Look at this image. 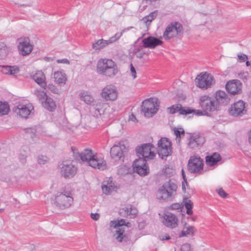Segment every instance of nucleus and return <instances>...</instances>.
I'll list each match as a JSON object with an SVG mask.
<instances>
[{"mask_svg":"<svg viewBox=\"0 0 251 251\" xmlns=\"http://www.w3.org/2000/svg\"><path fill=\"white\" fill-rule=\"evenodd\" d=\"M75 159L79 161L86 162L90 166L100 170L106 168V162L103 158L94 154L91 150L85 149L79 153L75 149L72 148Z\"/></svg>","mask_w":251,"mask_h":251,"instance_id":"f257e3e1","label":"nucleus"},{"mask_svg":"<svg viewBox=\"0 0 251 251\" xmlns=\"http://www.w3.org/2000/svg\"><path fill=\"white\" fill-rule=\"evenodd\" d=\"M97 69L99 74L108 77H113L118 73L115 63L111 59L106 58L99 60Z\"/></svg>","mask_w":251,"mask_h":251,"instance_id":"f03ea898","label":"nucleus"},{"mask_svg":"<svg viewBox=\"0 0 251 251\" xmlns=\"http://www.w3.org/2000/svg\"><path fill=\"white\" fill-rule=\"evenodd\" d=\"M177 188V185L171 180L165 182L157 191V199L160 201L172 200L176 194Z\"/></svg>","mask_w":251,"mask_h":251,"instance_id":"7ed1b4c3","label":"nucleus"},{"mask_svg":"<svg viewBox=\"0 0 251 251\" xmlns=\"http://www.w3.org/2000/svg\"><path fill=\"white\" fill-rule=\"evenodd\" d=\"M158 107V99L151 98L142 102L141 110L146 117H151L157 112Z\"/></svg>","mask_w":251,"mask_h":251,"instance_id":"20e7f679","label":"nucleus"},{"mask_svg":"<svg viewBox=\"0 0 251 251\" xmlns=\"http://www.w3.org/2000/svg\"><path fill=\"white\" fill-rule=\"evenodd\" d=\"M183 31L182 25L178 22H173L169 24L163 34V37L166 40L176 37Z\"/></svg>","mask_w":251,"mask_h":251,"instance_id":"39448f33","label":"nucleus"},{"mask_svg":"<svg viewBox=\"0 0 251 251\" xmlns=\"http://www.w3.org/2000/svg\"><path fill=\"white\" fill-rule=\"evenodd\" d=\"M56 206L60 209L69 207L73 202L72 194L69 191L60 193L55 198Z\"/></svg>","mask_w":251,"mask_h":251,"instance_id":"423d86ee","label":"nucleus"},{"mask_svg":"<svg viewBox=\"0 0 251 251\" xmlns=\"http://www.w3.org/2000/svg\"><path fill=\"white\" fill-rule=\"evenodd\" d=\"M158 153L162 159L171 155L173 152L171 141L167 138L162 137L157 143Z\"/></svg>","mask_w":251,"mask_h":251,"instance_id":"0eeeda50","label":"nucleus"},{"mask_svg":"<svg viewBox=\"0 0 251 251\" xmlns=\"http://www.w3.org/2000/svg\"><path fill=\"white\" fill-rule=\"evenodd\" d=\"M203 161L200 157L191 156L188 162V170L191 173L201 174L203 169Z\"/></svg>","mask_w":251,"mask_h":251,"instance_id":"6e6552de","label":"nucleus"},{"mask_svg":"<svg viewBox=\"0 0 251 251\" xmlns=\"http://www.w3.org/2000/svg\"><path fill=\"white\" fill-rule=\"evenodd\" d=\"M59 167L61 176L65 178L73 177L77 172V168L70 160L63 161Z\"/></svg>","mask_w":251,"mask_h":251,"instance_id":"1a4fd4ad","label":"nucleus"},{"mask_svg":"<svg viewBox=\"0 0 251 251\" xmlns=\"http://www.w3.org/2000/svg\"><path fill=\"white\" fill-rule=\"evenodd\" d=\"M196 83L198 87L201 89H207L213 85L215 80L213 75L210 74L201 73L196 78Z\"/></svg>","mask_w":251,"mask_h":251,"instance_id":"9d476101","label":"nucleus"},{"mask_svg":"<svg viewBox=\"0 0 251 251\" xmlns=\"http://www.w3.org/2000/svg\"><path fill=\"white\" fill-rule=\"evenodd\" d=\"M200 104L204 112L207 113L217 110L216 101L208 96L201 97Z\"/></svg>","mask_w":251,"mask_h":251,"instance_id":"9b49d317","label":"nucleus"},{"mask_svg":"<svg viewBox=\"0 0 251 251\" xmlns=\"http://www.w3.org/2000/svg\"><path fill=\"white\" fill-rule=\"evenodd\" d=\"M133 168L134 172L141 176H146L150 172L149 168L147 164L146 159L141 157L133 162Z\"/></svg>","mask_w":251,"mask_h":251,"instance_id":"f8f14e48","label":"nucleus"},{"mask_svg":"<svg viewBox=\"0 0 251 251\" xmlns=\"http://www.w3.org/2000/svg\"><path fill=\"white\" fill-rule=\"evenodd\" d=\"M124 32V30H123L120 32L116 33L114 36L111 37L107 40H105L103 39L98 40L96 43L93 44V49L95 50H100L109 44L115 42L120 38Z\"/></svg>","mask_w":251,"mask_h":251,"instance_id":"ddd939ff","label":"nucleus"},{"mask_svg":"<svg viewBox=\"0 0 251 251\" xmlns=\"http://www.w3.org/2000/svg\"><path fill=\"white\" fill-rule=\"evenodd\" d=\"M153 146L151 144H145L136 149V151L139 157L143 159H152L155 156V153L151 149Z\"/></svg>","mask_w":251,"mask_h":251,"instance_id":"4468645a","label":"nucleus"},{"mask_svg":"<svg viewBox=\"0 0 251 251\" xmlns=\"http://www.w3.org/2000/svg\"><path fill=\"white\" fill-rule=\"evenodd\" d=\"M126 222L125 220L121 219L118 221H111L110 226L116 228V233L114 234L115 239L119 242H122L126 237L125 233V228L122 226L126 225Z\"/></svg>","mask_w":251,"mask_h":251,"instance_id":"2eb2a0df","label":"nucleus"},{"mask_svg":"<svg viewBox=\"0 0 251 251\" xmlns=\"http://www.w3.org/2000/svg\"><path fill=\"white\" fill-rule=\"evenodd\" d=\"M18 50L20 54L26 56L30 54L33 50V45L30 43L28 38H20L18 39Z\"/></svg>","mask_w":251,"mask_h":251,"instance_id":"dca6fc26","label":"nucleus"},{"mask_svg":"<svg viewBox=\"0 0 251 251\" xmlns=\"http://www.w3.org/2000/svg\"><path fill=\"white\" fill-rule=\"evenodd\" d=\"M246 111L245 102L242 100L234 103L229 109V114L235 117L242 116L246 113Z\"/></svg>","mask_w":251,"mask_h":251,"instance_id":"f3484780","label":"nucleus"},{"mask_svg":"<svg viewBox=\"0 0 251 251\" xmlns=\"http://www.w3.org/2000/svg\"><path fill=\"white\" fill-rule=\"evenodd\" d=\"M242 84L240 80L232 79L227 81L226 84V91L232 95H238L242 92Z\"/></svg>","mask_w":251,"mask_h":251,"instance_id":"a211bd4d","label":"nucleus"},{"mask_svg":"<svg viewBox=\"0 0 251 251\" xmlns=\"http://www.w3.org/2000/svg\"><path fill=\"white\" fill-rule=\"evenodd\" d=\"M101 96L107 100H115L117 98L118 92L115 86L108 85L102 89Z\"/></svg>","mask_w":251,"mask_h":251,"instance_id":"6ab92c4d","label":"nucleus"},{"mask_svg":"<svg viewBox=\"0 0 251 251\" xmlns=\"http://www.w3.org/2000/svg\"><path fill=\"white\" fill-rule=\"evenodd\" d=\"M163 218L162 222L165 226L172 228L178 226V218L175 214L167 212L164 213Z\"/></svg>","mask_w":251,"mask_h":251,"instance_id":"aec40b11","label":"nucleus"},{"mask_svg":"<svg viewBox=\"0 0 251 251\" xmlns=\"http://www.w3.org/2000/svg\"><path fill=\"white\" fill-rule=\"evenodd\" d=\"M167 110L170 114H173L178 112L180 115H187L195 112L194 109H192L189 107H183L180 104L173 105L168 107Z\"/></svg>","mask_w":251,"mask_h":251,"instance_id":"412c9836","label":"nucleus"},{"mask_svg":"<svg viewBox=\"0 0 251 251\" xmlns=\"http://www.w3.org/2000/svg\"><path fill=\"white\" fill-rule=\"evenodd\" d=\"M204 142L202 137L199 135H191L188 139L187 147L192 150H196L201 147Z\"/></svg>","mask_w":251,"mask_h":251,"instance_id":"4be33fe9","label":"nucleus"},{"mask_svg":"<svg viewBox=\"0 0 251 251\" xmlns=\"http://www.w3.org/2000/svg\"><path fill=\"white\" fill-rule=\"evenodd\" d=\"M142 42L144 48L150 49H154L163 43L161 40L152 36H149L143 39Z\"/></svg>","mask_w":251,"mask_h":251,"instance_id":"5701e85b","label":"nucleus"},{"mask_svg":"<svg viewBox=\"0 0 251 251\" xmlns=\"http://www.w3.org/2000/svg\"><path fill=\"white\" fill-rule=\"evenodd\" d=\"M125 148V146L121 144L113 146L110 150L111 156L115 160L120 159L124 156L123 150Z\"/></svg>","mask_w":251,"mask_h":251,"instance_id":"b1692460","label":"nucleus"},{"mask_svg":"<svg viewBox=\"0 0 251 251\" xmlns=\"http://www.w3.org/2000/svg\"><path fill=\"white\" fill-rule=\"evenodd\" d=\"M32 108V106L30 105L19 104L15 108L14 111L21 117L27 118L28 116L30 114L31 110Z\"/></svg>","mask_w":251,"mask_h":251,"instance_id":"393cba45","label":"nucleus"},{"mask_svg":"<svg viewBox=\"0 0 251 251\" xmlns=\"http://www.w3.org/2000/svg\"><path fill=\"white\" fill-rule=\"evenodd\" d=\"M32 78L42 88L44 89H46L47 83L46 81V76L42 71H36L32 75Z\"/></svg>","mask_w":251,"mask_h":251,"instance_id":"a878e982","label":"nucleus"},{"mask_svg":"<svg viewBox=\"0 0 251 251\" xmlns=\"http://www.w3.org/2000/svg\"><path fill=\"white\" fill-rule=\"evenodd\" d=\"M19 71V68L16 65H0V72L5 75H15Z\"/></svg>","mask_w":251,"mask_h":251,"instance_id":"bb28decb","label":"nucleus"},{"mask_svg":"<svg viewBox=\"0 0 251 251\" xmlns=\"http://www.w3.org/2000/svg\"><path fill=\"white\" fill-rule=\"evenodd\" d=\"M52 76L55 82L58 84H65L67 80L66 75L63 70L55 71Z\"/></svg>","mask_w":251,"mask_h":251,"instance_id":"cd10ccee","label":"nucleus"},{"mask_svg":"<svg viewBox=\"0 0 251 251\" xmlns=\"http://www.w3.org/2000/svg\"><path fill=\"white\" fill-rule=\"evenodd\" d=\"M215 99L217 103L226 105L230 101V98L228 95L224 91H218L216 93Z\"/></svg>","mask_w":251,"mask_h":251,"instance_id":"c85d7f7f","label":"nucleus"},{"mask_svg":"<svg viewBox=\"0 0 251 251\" xmlns=\"http://www.w3.org/2000/svg\"><path fill=\"white\" fill-rule=\"evenodd\" d=\"M137 210L134 207L128 206L124 207L120 210V214L125 216L129 217L130 218H134L137 214Z\"/></svg>","mask_w":251,"mask_h":251,"instance_id":"c756f323","label":"nucleus"},{"mask_svg":"<svg viewBox=\"0 0 251 251\" xmlns=\"http://www.w3.org/2000/svg\"><path fill=\"white\" fill-rule=\"evenodd\" d=\"M221 160V156L218 153H214L211 155L207 156L205 158L206 164L210 166H212L217 163Z\"/></svg>","mask_w":251,"mask_h":251,"instance_id":"7c9ffc66","label":"nucleus"},{"mask_svg":"<svg viewBox=\"0 0 251 251\" xmlns=\"http://www.w3.org/2000/svg\"><path fill=\"white\" fill-rule=\"evenodd\" d=\"M42 106L46 109L53 111L56 108V104L53 100L48 96L42 102Z\"/></svg>","mask_w":251,"mask_h":251,"instance_id":"2f4dec72","label":"nucleus"},{"mask_svg":"<svg viewBox=\"0 0 251 251\" xmlns=\"http://www.w3.org/2000/svg\"><path fill=\"white\" fill-rule=\"evenodd\" d=\"M196 231V229L194 226H187V224H185L182 230L179 234V237H182L188 235H193Z\"/></svg>","mask_w":251,"mask_h":251,"instance_id":"473e14b6","label":"nucleus"},{"mask_svg":"<svg viewBox=\"0 0 251 251\" xmlns=\"http://www.w3.org/2000/svg\"><path fill=\"white\" fill-rule=\"evenodd\" d=\"M79 96L80 100L87 104H91L94 101L93 97L88 92H81Z\"/></svg>","mask_w":251,"mask_h":251,"instance_id":"72a5a7b5","label":"nucleus"},{"mask_svg":"<svg viewBox=\"0 0 251 251\" xmlns=\"http://www.w3.org/2000/svg\"><path fill=\"white\" fill-rule=\"evenodd\" d=\"M9 52V48L4 43L0 42V59L5 58Z\"/></svg>","mask_w":251,"mask_h":251,"instance_id":"f704fd0d","label":"nucleus"},{"mask_svg":"<svg viewBox=\"0 0 251 251\" xmlns=\"http://www.w3.org/2000/svg\"><path fill=\"white\" fill-rule=\"evenodd\" d=\"M157 15L158 11L155 10L145 16L143 18L142 20L146 25H150V23L157 17Z\"/></svg>","mask_w":251,"mask_h":251,"instance_id":"c9c22d12","label":"nucleus"},{"mask_svg":"<svg viewBox=\"0 0 251 251\" xmlns=\"http://www.w3.org/2000/svg\"><path fill=\"white\" fill-rule=\"evenodd\" d=\"M174 131L176 142L179 144L181 138L185 135L184 130L182 128H175Z\"/></svg>","mask_w":251,"mask_h":251,"instance_id":"e433bc0d","label":"nucleus"},{"mask_svg":"<svg viewBox=\"0 0 251 251\" xmlns=\"http://www.w3.org/2000/svg\"><path fill=\"white\" fill-rule=\"evenodd\" d=\"M107 107L108 105L106 103L100 101L95 104V108L100 114H101L104 112Z\"/></svg>","mask_w":251,"mask_h":251,"instance_id":"4c0bfd02","label":"nucleus"},{"mask_svg":"<svg viewBox=\"0 0 251 251\" xmlns=\"http://www.w3.org/2000/svg\"><path fill=\"white\" fill-rule=\"evenodd\" d=\"M34 94L41 102L48 97L46 93L43 91L38 89L34 91Z\"/></svg>","mask_w":251,"mask_h":251,"instance_id":"58836bf2","label":"nucleus"},{"mask_svg":"<svg viewBox=\"0 0 251 251\" xmlns=\"http://www.w3.org/2000/svg\"><path fill=\"white\" fill-rule=\"evenodd\" d=\"M105 182H103L101 189L103 193L106 195H109L112 192V190L114 189L111 183H107L105 184Z\"/></svg>","mask_w":251,"mask_h":251,"instance_id":"ea45409f","label":"nucleus"},{"mask_svg":"<svg viewBox=\"0 0 251 251\" xmlns=\"http://www.w3.org/2000/svg\"><path fill=\"white\" fill-rule=\"evenodd\" d=\"M185 207L187 210L186 213L188 215H191L193 213L192 208L193 207V202L188 199L184 200Z\"/></svg>","mask_w":251,"mask_h":251,"instance_id":"a19ab883","label":"nucleus"},{"mask_svg":"<svg viewBox=\"0 0 251 251\" xmlns=\"http://www.w3.org/2000/svg\"><path fill=\"white\" fill-rule=\"evenodd\" d=\"M9 111V107L6 102H0V115L7 114Z\"/></svg>","mask_w":251,"mask_h":251,"instance_id":"79ce46f5","label":"nucleus"},{"mask_svg":"<svg viewBox=\"0 0 251 251\" xmlns=\"http://www.w3.org/2000/svg\"><path fill=\"white\" fill-rule=\"evenodd\" d=\"M25 133L27 137L33 139L36 136V130L33 127L27 128L25 129Z\"/></svg>","mask_w":251,"mask_h":251,"instance_id":"37998d69","label":"nucleus"},{"mask_svg":"<svg viewBox=\"0 0 251 251\" xmlns=\"http://www.w3.org/2000/svg\"><path fill=\"white\" fill-rule=\"evenodd\" d=\"M49 159L46 156L40 155L38 156L37 161L40 164H45L48 162Z\"/></svg>","mask_w":251,"mask_h":251,"instance_id":"c03bdc74","label":"nucleus"},{"mask_svg":"<svg viewBox=\"0 0 251 251\" xmlns=\"http://www.w3.org/2000/svg\"><path fill=\"white\" fill-rule=\"evenodd\" d=\"M237 57V61L240 63L244 62L248 59V57L246 54L242 53H238Z\"/></svg>","mask_w":251,"mask_h":251,"instance_id":"a18cd8bd","label":"nucleus"},{"mask_svg":"<svg viewBox=\"0 0 251 251\" xmlns=\"http://www.w3.org/2000/svg\"><path fill=\"white\" fill-rule=\"evenodd\" d=\"M180 251H191L190 245L188 243L183 244L181 247Z\"/></svg>","mask_w":251,"mask_h":251,"instance_id":"49530a36","label":"nucleus"},{"mask_svg":"<svg viewBox=\"0 0 251 251\" xmlns=\"http://www.w3.org/2000/svg\"><path fill=\"white\" fill-rule=\"evenodd\" d=\"M47 87L54 94H56L58 92V89L56 87L52 84H49L48 86L47 85Z\"/></svg>","mask_w":251,"mask_h":251,"instance_id":"de8ad7c7","label":"nucleus"},{"mask_svg":"<svg viewBox=\"0 0 251 251\" xmlns=\"http://www.w3.org/2000/svg\"><path fill=\"white\" fill-rule=\"evenodd\" d=\"M27 157V153H25L24 154L21 153L19 155V159L22 163L25 164L26 162V158Z\"/></svg>","mask_w":251,"mask_h":251,"instance_id":"09e8293b","label":"nucleus"},{"mask_svg":"<svg viewBox=\"0 0 251 251\" xmlns=\"http://www.w3.org/2000/svg\"><path fill=\"white\" fill-rule=\"evenodd\" d=\"M130 69L131 75L133 78L135 79L136 77V72L135 68L131 63L130 65Z\"/></svg>","mask_w":251,"mask_h":251,"instance_id":"8fccbe9b","label":"nucleus"},{"mask_svg":"<svg viewBox=\"0 0 251 251\" xmlns=\"http://www.w3.org/2000/svg\"><path fill=\"white\" fill-rule=\"evenodd\" d=\"M218 193L223 198H226L227 196V194L222 188L218 190Z\"/></svg>","mask_w":251,"mask_h":251,"instance_id":"3c124183","label":"nucleus"},{"mask_svg":"<svg viewBox=\"0 0 251 251\" xmlns=\"http://www.w3.org/2000/svg\"><path fill=\"white\" fill-rule=\"evenodd\" d=\"M58 63H64L69 64L70 63L69 61L67 59H58L57 60Z\"/></svg>","mask_w":251,"mask_h":251,"instance_id":"603ef678","label":"nucleus"},{"mask_svg":"<svg viewBox=\"0 0 251 251\" xmlns=\"http://www.w3.org/2000/svg\"><path fill=\"white\" fill-rule=\"evenodd\" d=\"M91 216L92 219L95 221L98 220L100 218V215L98 213H92Z\"/></svg>","mask_w":251,"mask_h":251,"instance_id":"864d4df0","label":"nucleus"},{"mask_svg":"<svg viewBox=\"0 0 251 251\" xmlns=\"http://www.w3.org/2000/svg\"><path fill=\"white\" fill-rule=\"evenodd\" d=\"M171 207L173 209H179L180 208V205L178 203H174L172 205Z\"/></svg>","mask_w":251,"mask_h":251,"instance_id":"5fc2aeb1","label":"nucleus"},{"mask_svg":"<svg viewBox=\"0 0 251 251\" xmlns=\"http://www.w3.org/2000/svg\"><path fill=\"white\" fill-rule=\"evenodd\" d=\"M194 110L195 111V112L191 113V114H192V113L196 114L197 115L200 116V115H203V112H204L203 111H201L199 110Z\"/></svg>","mask_w":251,"mask_h":251,"instance_id":"6e6d98bb","label":"nucleus"},{"mask_svg":"<svg viewBox=\"0 0 251 251\" xmlns=\"http://www.w3.org/2000/svg\"><path fill=\"white\" fill-rule=\"evenodd\" d=\"M181 174H182V177H183V179L184 180V181H185V183L187 182V179H186V176H185V172H184V171L183 169H182L181 170Z\"/></svg>","mask_w":251,"mask_h":251,"instance_id":"4d7b16f0","label":"nucleus"},{"mask_svg":"<svg viewBox=\"0 0 251 251\" xmlns=\"http://www.w3.org/2000/svg\"><path fill=\"white\" fill-rule=\"evenodd\" d=\"M130 119L132 121H135L136 120V117L134 116V115L132 114L130 117Z\"/></svg>","mask_w":251,"mask_h":251,"instance_id":"13d9d810","label":"nucleus"},{"mask_svg":"<svg viewBox=\"0 0 251 251\" xmlns=\"http://www.w3.org/2000/svg\"><path fill=\"white\" fill-rule=\"evenodd\" d=\"M249 142L251 144V130L249 134Z\"/></svg>","mask_w":251,"mask_h":251,"instance_id":"bf43d9fd","label":"nucleus"},{"mask_svg":"<svg viewBox=\"0 0 251 251\" xmlns=\"http://www.w3.org/2000/svg\"><path fill=\"white\" fill-rule=\"evenodd\" d=\"M246 64L247 66H249L251 65V63L250 61H248V60H247V61H246Z\"/></svg>","mask_w":251,"mask_h":251,"instance_id":"052dcab7","label":"nucleus"},{"mask_svg":"<svg viewBox=\"0 0 251 251\" xmlns=\"http://www.w3.org/2000/svg\"><path fill=\"white\" fill-rule=\"evenodd\" d=\"M170 239V237L169 236H167L165 237V238H163V240L165 239V240H169Z\"/></svg>","mask_w":251,"mask_h":251,"instance_id":"680f3d73","label":"nucleus"},{"mask_svg":"<svg viewBox=\"0 0 251 251\" xmlns=\"http://www.w3.org/2000/svg\"><path fill=\"white\" fill-rule=\"evenodd\" d=\"M182 188L185 189L184 186V182H182Z\"/></svg>","mask_w":251,"mask_h":251,"instance_id":"e2e57ef3","label":"nucleus"},{"mask_svg":"<svg viewBox=\"0 0 251 251\" xmlns=\"http://www.w3.org/2000/svg\"><path fill=\"white\" fill-rule=\"evenodd\" d=\"M3 208L0 209V213L2 211H3Z\"/></svg>","mask_w":251,"mask_h":251,"instance_id":"0e129e2a","label":"nucleus"},{"mask_svg":"<svg viewBox=\"0 0 251 251\" xmlns=\"http://www.w3.org/2000/svg\"><path fill=\"white\" fill-rule=\"evenodd\" d=\"M245 75H246L245 76V77L248 76V73H246Z\"/></svg>","mask_w":251,"mask_h":251,"instance_id":"69168bd1","label":"nucleus"}]
</instances>
